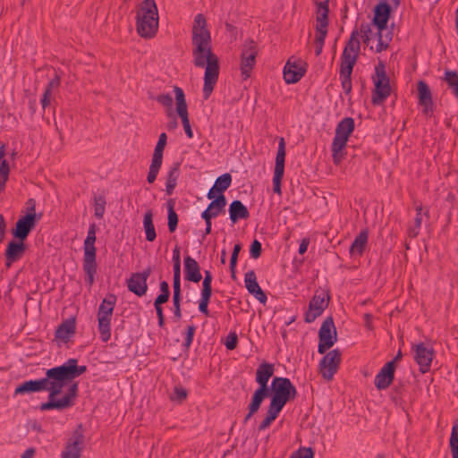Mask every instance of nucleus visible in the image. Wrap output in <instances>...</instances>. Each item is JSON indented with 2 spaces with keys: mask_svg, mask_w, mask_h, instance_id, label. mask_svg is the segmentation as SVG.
<instances>
[{
  "mask_svg": "<svg viewBox=\"0 0 458 458\" xmlns=\"http://www.w3.org/2000/svg\"><path fill=\"white\" fill-rule=\"evenodd\" d=\"M374 89L371 102L374 106H381L391 95L392 88L389 78L386 72V66L382 61L375 66V74L372 76Z\"/></svg>",
  "mask_w": 458,
  "mask_h": 458,
  "instance_id": "7",
  "label": "nucleus"
},
{
  "mask_svg": "<svg viewBox=\"0 0 458 458\" xmlns=\"http://www.w3.org/2000/svg\"><path fill=\"white\" fill-rule=\"evenodd\" d=\"M180 162H174L172 166L170 167L167 176H166V182L167 183L175 184L177 186V181L180 176Z\"/></svg>",
  "mask_w": 458,
  "mask_h": 458,
  "instance_id": "46",
  "label": "nucleus"
},
{
  "mask_svg": "<svg viewBox=\"0 0 458 458\" xmlns=\"http://www.w3.org/2000/svg\"><path fill=\"white\" fill-rule=\"evenodd\" d=\"M262 403V400L259 396L254 394L251 395L250 402L248 405V413L243 419V424H246L251 419V417L259 411Z\"/></svg>",
  "mask_w": 458,
  "mask_h": 458,
  "instance_id": "42",
  "label": "nucleus"
},
{
  "mask_svg": "<svg viewBox=\"0 0 458 458\" xmlns=\"http://www.w3.org/2000/svg\"><path fill=\"white\" fill-rule=\"evenodd\" d=\"M449 445L453 458H458V423H455L451 431Z\"/></svg>",
  "mask_w": 458,
  "mask_h": 458,
  "instance_id": "45",
  "label": "nucleus"
},
{
  "mask_svg": "<svg viewBox=\"0 0 458 458\" xmlns=\"http://www.w3.org/2000/svg\"><path fill=\"white\" fill-rule=\"evenodd\" d=\"M84 443L83 426L79 424L67 441L61 458H81Z\"/></svg>",
  "mask_w": 458,
  "mask_h": 458,
  "instance_id": "16",
  "label": "nucleus"
},
{
  "mask_svg": "<svg viewBox=\"0 0 458 458\" xmlns=\"http://www.w3.org/2000/svg\"><path fill=\"white\" fill-rule=\"evenodd\" d=\"M327 35V28L321 29L320 27H316L315 54L317 56L320 55L322 53Z\"/></svg>",
  "mask_w": 458,
  "mask_h": 458,
  "instance_id": "44",
  "label": "nucleus"
},
{
  "mask_svg": "<svg viewBox=\"0 0 458 458\" xmlns=\"http://www.w3.org/2000/svg\"><path fill=\"white\" fill-rule=\"evenodd\" d=\"M244 283L247 291L252 294L260 303L265 304L267 302V294L259 286L254 270H250L245 274Z\"/></svg>",
  "mask_w": 458,
  "mask_h": 458,
  "instance_id": "26",
  "label": "nucleus"
},
{
  "mask_svg": "<svg viewBox=\"0 0 458 458\" xmlns=\"http://www.w3.org/2000/svg\"><path fill=\"white\" fill-rule=\"evenodd\" d=\"M160 287V294L157 295V299H161L165 301H168L171 293L169 284L166 281H162L159 284Z\"/></svg>",
  "mask_w": 458,
  "mask_h": 458,
  "instance_id": "57",
  "label": "nucleus"
},
{
  "mask_svg": "<svg viewBox=\"0 0 458 458\" xmlns=\"http://www.w3.org/2000/svg\"><path fill=\"white\" fill-rule=\"evenodd\" d=\"M418 105L422 107L421 114L426 118L434 115L435 104L431 89L425 81H419L417 83Z\"/></svg>",
  "mask_w": 458,
  "mask_h": 458,
  "instance_id": "15",
  "label": "nucleus"
},
{
  "mask_svg": "<svg viewBox=\"0 0 458 458\" xmlns=\"http://www.w3.org/2000/svg\"><path fill=\"white\" fill-rule=\"evenodd\" d=\"M82 268L86 274L85 281L91 287L95 282L98 268L96 259H83Z\"/></svg>",
  "mask_w": 458,
  "mask_h": 458,
  "instance_id": "35",
  "label": "nucleus"
},
{
  "mask_svg": "<svg viewBox=\"0 0 458 458\" xmlns=\"http://www.w3.org/2000/svg\"><path fill=\"white\" fill-rule=\"evenodd\" d=\"M213 276L209 270L204 271L201 293H212Z\"/></svg>",
  "mask_w": 458,
  "mask_h": 458,
  "instance_id": "52",
  "label": "nucleus"
},
{
  "mask_svg": "<svg viewBox=\"0 0 458 458\" xmlns=\"http://www.w3.org/2000/svg\"><path fill=\"white\" fill-rule=\"evenodd\" d=\"M395 366L394 361L386 362L379 372L376 375L374 384L378 390L387 388L394 377Z\"/></svg>",
  "mask_w": 458,
  "mask_h": 458,
  "instance_id": "24",
  "label": "nucleus"
},
{
  "mask_svg": "<svg viewBox=\"0 0 458 458\" xmlns=\"http://www.w3.org/2000/svg\"><path fill=\"white\" fill-rule=\"evenodd\" d=\"M96 231L97 225L96 224L89 225L87 237L84 241L83 250L84 255L83 259H96L97 256V249L95 247L96 242Z\"/></svg>",
  "mask_w": 458,
  "mask_h": 458,
  "instance_id": "29",
  "label": "nucleus"
},
{
  "mask_svg": "<svg viewBox=\"0 0 458 458\" xmlns=\"http://www.w3.org/2000/svg\"><path fill=\"white\" fill-rule=\"evenodd\" d=\"M291 57L284 67V80L286 84L297 83L307 72V64L301 59Z\"/></svg>",
  "mask_w": 458,
  "mask_h": 458,
  "instance_id": "17",
  "label": "nucleus"
},
{
  "mask_svg": "<svg viewBox=\"0 0 458 458\" xmlns=\"http://www.w3.org/2000/svg\"><path fill=\"white\" fill-rule=\"evenodd\" d=\"M444 80L456 98H458V74L455 71L445 70Z\"/></svg>",
  "mask_w": 458,
  "mask_h": 458,
  "instance_id": "41",
  "label": "nucleus"
},
{
  "mask_svg": "<svg viewBox=\"0 0 458 458\" xmlns=\"http://www.w3.org/2000/svg\"><path fill=\"white\" fill-rule=\"evenodd\" d=\"M275 373V365L267 361H262L256 370L255 381L259 385V387L254 391L252 394L260 396L265 394L268 386L269 379Z\"/></svg>",
  "mask_w": 458,
  "mask_h": 458,
  "instance_id": "18",
  "label": "nucleus"
},
{
  "mask_svg": "<svg viewBox=\"0 0 458 458\" xmlns=\"http://www.w3.org/2000/svg\"><path fill=\"white\" fill-rule=\"evenodd\" d=\"M342 360V352L339 349L328 352L320 360V373L324 379L332 380L339 369Z\"/></svg>",
  "mask_w": 458,
  "mask_h": 458,
  "instance_id": "14",
  "label": "nucleus"
},
{
  "mask_svg": "<svg viewBox=\"0 0 458 458\" xmlns=\"http://www.w3.org/2000/svg\"><path fill=\"white\" fill-rule=\"evenodd\" d=\"M166 143H167L166 133L162 132L159 135L157 143L155 147L154 153L152 156L151 164L149 165V170H148V174L147 176V181L148 183H153L157 177L159 170L162 166L163 154H164V149L166 146Z\"/></svg>",
  "mask_w": 458,
  "mask_h": 458,
  "instance_id": "13",
  "label": "nucleus"
},
{
  "mask_svg": "<svg viewBox=\"0 0 458 458\" xmlns=\"http://www.w3.org/2000/svg\"><path fill=\"white\" fill-rule=\"evenodd\" d=\"M283 409L284 406L275 403L273 402H269V404L267 408L266 418L272 421H275Z\"/></svg>",
  "mask_w": 458,
  "mask_h": 458,
  "instance_id": "48",
  "label": "nucleus"
},
{
  "mask_svg": "<svg viewBox=\"0 0 458 458\" xmlns=\"http://www.w3.org/2000/svg\"><path fill=\"white\" fill-rule=\"evenodd\" d=\"M357 59V55L342 53L339 76H352Z\"/></svg>",
  "mask_w": 458,
  "mask_h": 458,
  "instance_id": "34",
  "label": "nucleus"
},
{
  "mask_svg": "<svg viewBox=\"0 0 458 458\" xmlns=\"http://www.w3.org/2000/svg\"><path fill=\"white\" fill-rule=\"evenodd\" d=\"M27 246L25 240L14 239L10 241L4 251V266L9 268L11 266L20 260L26 251Z\"/></svg>",
  "mask_w": 458,
  "mask_h": 458,
  "instance_id": "21",
  "label": "nucleus"
},
{
  "mask_svg": "<svg viewBox=\"0 0 458 458\" xmlns=\"http://www.w3.org/2000/svg\"><path fill=\"white\" fill-rule=\"evenodd\" d=\"M225 209L219 206H213V203H209L208 208L202 212L205 216H210L216 218L219 214L225 213Z\"/></svg>",
  "mask_w": 458,
  "mask_h": 458,
  "instance_id": "55",
  "label": "nucleus"
},
{
  "mask_svg": "<svg viewBox=\"0 0 458 458\" xmlns=\"http://www.w3.org/2000/svg\"><path fill=\"white\" fill-rule=\"evenodd\" d=\"M241 250H242L241 243L234 244L233 252L231 255V259H230V264H232L233 266H237L238 256H239Z\"/></svg>",
  "mask_w": 458,
  "mask_h": 458,
  "instance_id": "63",
  "label": "nucleus"
},
{
  "mask_svg": "<svg viewBox=\"0 0 458 458\" xmlns=\"http://www.w3.org/2000/svg\"><path fill=\"white\" fill-rule=\"evenodd\" d=\"M297 395V389L290 378L276 376L273 377L270 386L259 398L264 402L266 398L269 397L270 402L284 407L287 403L293 401Z\"/></svg>",
  "mask_w": 458,
  "mask_h": 458,
  "instance_id": "4",
  "label": "nucleus"
},
{
  "mask_svg": "<svg viewBox=\"0 0 458 458\" xmlns=\"http://www.w3.org/2000/svg\"><path fill=\"white\" fill-rule=\"evenodd\" d=\"M116 301V295L108 293L98 309V329L104 343H107L111 339V320Z\"/></svg>",
  "mask_w": 458,
  "mask_h": 458,
  "instance_id": "6",
  "label": "nucleus"
},
{
  "mask_svg": "<svg viewBox=\"0 0 458 458\" xmlns=\"http://www.w3.org/2000/svg\"><path fill=\"white\" fill-rule=\"evenodd\" d=\"M61 77L55 72L54 78L47 83L43 96L40 99L42 108L45 110L46 107L50 104L51 92L53 89H57L60 86Z\"/></svg>",
  "mask_w": 458,
  "mask_h": 458,
  "instance_id": "37",
  "label": "nucleus"
},
{
  "mask_svg": "<svg viewBox=\"0 0 458 458\" xmlns=\"http://www.w3.org/2000/svg\"><path fill=\"white\" fill-rule=\"evenodd\" d=\"M136 30L143 38H154L158 30V9L155 0H143L136 13Z\"/></svg>",
  "mask_w": 458,
  "mask_h": 458,
  "instance_id": "3",
  "label": "nucleus"
},
{
  "mask_svg": "<svg viewBox=\"0 0 458 458\" xmlns=\"http://www.w3.org/2000/svg\"><path fill=\"white\" fill-rule=\"evenodd\" d=\"M382 33H383V31H378V30L377 32V44L376 46L377 53H380L383 50H386L388 47V41L391 40V38H388L387 37L386 39H384Z\"/></svg>",
  "mask_w": 458,
  "mask_h": 458,
  "instance_id": "58",
  "label": "nucleus"
},
{
  "mask_svg": "<svg viewBox=\"0 0 458 458\" xmlns=\"http://www.w3.org/2000/svg\"><path fill=\"white\" fill-rule=\"evenodd\" d=\"M152 273L150 267H146L142 272L132 273L127 280V288L135 295L141 297L148 291L147 280Z\"/></svg>",
  "mask_w": 458,
  "mask_h": 458,
  "instance_id": "20",
  "label": "nucleus"
},
{
  "mask_svg": "<svg viewBox=\"0 0 458 458\" xmlns=\"http://www.w3.org/2000/svg\"><path fill=\"white\" fill-rule=\"evenodd\" d=\"M25 205L26 210L24 216L34 215L36 213V200L34 199H29Z\"/></svg>",
  "mask_w": 458,
  "mask_h": 458,
  "instance_id": "64",
  "label": "nucleus"
},
{
  "mask_svg": "<svg viewBox=\"0 0 458 458\" xmlns=\"http://www.w3.org/2000/svg\"><path fill=\"white\" fill-rule=\"evenodd\" d=\"M188 396V391L182 386H175L171 400L182 403Z\"/></svg>",
  "mask_w": 458,
  "mask_h": 458,
  "instance_id": "53",
  "label": "nucleus"
},
{
  "mask_svg": "<svg viewBox=\"0 0 458 458\" xmlns=\"http://www.w3.org/2000/svg\"><path fill=\"white\" fill-rule=\"evenodd\" d=\"M175 199H169L166 202L167 208V226L170 233L175 232L178 225V215L174 210Z\"/></svg>",
  "mask_w": 458,
  "mask_h": 458,
  "instance_id": "38",
  "label": "nucleus"
},
{
  "mask_svg": "<svg viewBox=\"0 0 458 458\" xmlns=\"http://www.w3.org/2000/svg\"><path fill=\"white\" fill-rule=\"evenodd\" d=\"M94 216L98 219H102L106 212V199L104 195H94Z\"/></svg>",
  "mask_w": 458,
  "mask_h": 458,
  "instance_id": "43",
  "label": "nucleus"
},
{
  "mask_svg": "<svg viewBox=\"0 0 458 458\" xmlns=\"http://www.w3.org/2000/svg\"><path fill=\"white\" fill-rule=\"evenodd\" d=\"M87 370V366L79 365L75 358H70L62 365L47 369L44 378L48 397L47 402L39 405V410L42 411H63L74 406L79 395V382L74 379Z\"/></svg>",
  "mask_w": 458,
  "mask_h": 458,
  "instance_id": "1",
  "label": "nucleus"
},
{
  "mask_svg": "<svg viewBox=\"0 0 458 458\" xmlns=\"http://www.w3.org/2000/svg\"><path fill=\"white\" fill-rule=\"evenodd\" d=\"M369 233L368 230H361L359 234L354 238L352 243L350 246V255L362 256L366 246L368 244Z\"/></svg>",
  "mask_w": 458,
  "mask_h": 458,
  "instance_id": "33",
  "label": "nucleus"
},
{
  "mask_svg": "<svg viewBox=\"0 0 458 458\" xmlns=\"http://www.w3.org/2000/svg\"><path fill=\"white\" fill-rule=\"evenodd\" d=\"M143 228L146 234V240L148 242H154L157 238V233L153 223V212L148 209L143 217Z\"/></svg>",
  "mask_w": 458,
  "mask_h": 458,
  "instance_id": "36",
  "label": "nucleus"
},
{
  "mask_svg": "<svg viewBox=\"0 0 458 458\" xmlns=\"http://www.w3.org/2000/svg\"><path fill=\"white\" fill-rule=\"evenodd\" d=\"M414 360L420 366L421 373L429 371L434 352L431 348L425 346L423 343L413 345Z\"/></svg>",
  "mask_w": 458,
  "mask_h": 458,
  "instance_id": "22",
  "label": "nucleus"
},
{
  "mask_svg": "<svg viewBox=\"0 0 458 458\" xmlns=\"http://www.w3.org/2000/svg\"><path fill=\"white\" fill-rule=\"evenodd\" d=\"M174 90L175 93L176 112L182 120V123L186 136L189 139H192L193 131L190 124L188 106L185 99L184 91L182 90V89L177 86L174 87Z\"/></svg>",
  "mask_w": 458,
  "mask_h": 458,
  "instance_id": "19",
  "label": "nucleus"
},
{
  "mask_svg": "<svg viewBox=\"0 0 458 458\" xmlns=\"http://www.w3.org/2000/svg\"><path fill=\"white\" fill-rule=\"evenodd\" d=\"M423 208L421 205L416 207V215L414 217L413 225H408L407 233L409 237L415 238L420 233L422 223Z\"/></svg>",
  "mask_w": 458,
  "mask_h": 458,
  "instance_id": "39",
  "label": "nucleus"
},
{
  "mask_svg": "<svg viewBox=\"0 0 458 458\" xmlns=\"http://www.w3.org/2000/svg\"><path fill=\"white\" fill-rule=\"evenodd\" d=\"M34 216H21L15 223L11 233L14 239L27 240L30 233L35 228Z\"/></svg>",
  "mask_w": 458,
  "mask_h": 458,
  "instance_id": "23",
  "label": "nucleus"
},
{
  "mask_svg": "<svg viewBox=\"0 0 458 458\" xmlns=\"http://www.w3.org/2000/svg\"><path fill=\"white\" fill-rule=\"evenodd\" d=\"M76 333V318L71 317L64 320L55 332V339L62 344H67Z\"/></svg>",
  "mask_w": 458,
  "mask_h": 458,
  "instance_id": "25",
  "label": "nucleus"
},
{
  "mask_svg": "<svg viewBox=\"0 0 458 458\" xmlns=\"http://www.w3.org/2000/svg\"><path fill=\"white\" fill-rule=\"evenodd\" d=\"M262 253V244L261 242L254 239L250 246V258L257 259L260 257Z\"/></svg>",
  "mask_w": 458,
  "mask_h": 458,
  "instance_id": "54",
  "label": "nucleus"
},
{
  "mask_svg": "<svg viewBox=\"0 0 458 458\" xmlns=\"http://www.w3.org/2000/svg\"><path fill=\"white\" fill-rule=\"evenodd\" d=\"M192 56L196 67L204 68L203 98L211 96L219 78L220 65L217 55L211 48V36L207 29V21L202 13L194 18L192 27Z\"/></svg>",
  "mask_w": 458,
  "mask_h": 458,
  "instance_id": "2",
  "label": "nucleus"
},
{
  "mask_svg": "<svg viewBox=\"0 0 458 458\" xmlns=\"http://www.w3.org/2000/svg\"><path fill=\"white\" fill-rule=\"evenodd\" d=\"M343 90L346 95L352 91V76H339Z\"/></svg>",
  "mask_w": 458,
  "mask_h": 458,
  "instance_id": "61",
  "label": "nucleus"
},
{
  "mask_svg": "<svg viewBox=\"0 0 458 458\" xmlns=\"http://www.w3.org/2000/svg\"><path fill=\"white\" fill-rule=\"evenodd\" d=\"M359 32L358 30H354L350 37V39L346 43L343 53H347L349 55H357V57L359 56L360 49V43L358 38Z\"/></svg>",
  "mask_w": 458,
  "mask_h": 458,
  "instance_id": "40",
  "label": "nucleus"
},
{
  "mask_svg": "<svg viewBox=\"0 0 458 458\" xmlns=\"http://www.w3.org/2000/svg\"><path fill=\"white\" fill-rule=\"evenodd\" d=\"M232 175L230 173H225L222 175L218 176L214 185L208 191L207 194V198L208 199L216 197V193H224L232 184Z\"/></svg>",
  "mask_w": 458,
  "mask_h": 458,
  "instance_id": "31",
  "label": "nucleus"
},
{
  "mask_svg": "<svg viewBox=\"0 0 458 458\" xmlns=\"http://www.w3.org/2000/svg\"><path fill=\"white\" fill-rule=\"evenodd\" d=\"M380 2L374 7V17L372 25H374L378 31H384L387 28V22L391 16L392 6L394 4V8L399 5L400 0H379Z\"/></svg>",
  "mask_w": 458,
  "mask_h": 458,
  "instance_id": "11",
  "label": "nucleus"
},
{
  "mask_svg": "<svg viewBox=\"0 0 458 458\" xmlns=\"http://www.w3.org/2000/svg\"><path fill=\"white\" fill-rule=\"evenodd\" d=\"M285 140L284 138H279L278 148L276 157L274 176H273V191L279 196L282 195V180L284 174V163H285Z\"/></svg>",
  "mask_w": 458,
  "mask_h": 458,
  "instance_id": "12",
  "label": "nucleus"
},
{
  "mask_svg": "<svg viewBox=\"0 0 458 458\" xmlns=\"http://www.w3.org/2000/svg\"><path fill=\"white\" fill-rule=\"evenodd\" d=\"M41 391H47L45 378L26 380L14 390V395H23L26 394L38 393Z\"/></svg>",
  "mask_w": 458,
  "mask_h": 458,
  "instance_id": "27",
  "label": "nucleus"
},
{
  "mask_svg": "<svg viewBox=\"0 0 458 458\" xmlns=\"http://www.w3.org/2000/svg\"><path fill=\"white\" fill-rule=\"evenodd\" d=\"M228 212L232 224H235L241 219H248L250 217V212L247 207L239 199L231 202Z\"/></svg>",
  "mask_w": 458,
  "mask_h": 458,
  "instance_id": "30",
  "label": "nucleus"
},
{
  "mask_svg": "<svg viewBox=\"0 0 458 458\" xmlns=\"http://www.w3.org/2000/svg\"><path fill=\"white\" fill-rule=\"evenodd\" d=\"M157 101L160 105H162V106H165V107H167L169 109L172 108L173 98H172V96L170 94H160V95H158L157 97Z\"/></svg>",
  "mask_w": 458,
  "mask_h": 458,
  "instance_id": "60",
  "label": "nucleus"
},
{
  "mask_svg": "<svg viewBox=\"0 0 458 458\" xmlns=\"http://www.w3.org/2000/svg\"><path fill=\"white\" fill-rule=\"evenodd\" d=\"M354 129L355 121L352 117H344L337 123L331 144L332 158L335 165H339L345 158L347 142Z\"/></svg>",
  "mask_w": 458,
  "mask_h": 458,
  "instance_id": "5",
  "label": "nucleus"
},
{
  "mask_svg": "<svg viewBox=\"0 0 458 458\" xmlns=\"http://www.w3.org/2000/svg\"><path fill=\"white\" fill-rule=\"evenodd\" d=\"M10 174V166L7 160L3 159L0 163V191H2L6 184Z\"/></svg>",
  "mask_w": 458,
  "mask_h": 458,
  "instance_id": "47",
  "label": "nucleus"
},
{
  "mask_svg": "<svg viewBox=\"0 0 458 458\" xmlns=\"http://www.w3.org/2000/svg\"><path fill=\"white\" fill-rule=\"evenodd\" d=\"M196 329H197V327L193 324L189 325L186 327L184 342L182 344V346H183V348H184V350L186 352L189 351V349H190V347H191V344L193 342V338H194V335H195Z\"/></svg>",
  "mask_w": 458,
  "mask_h": 458,
  "instance_id": "49",
  "label": "nucleus"
},
{
  "mask_svg": "<svg viewBox=\"0 0 458 458\" xmlns=\"http://www.w3.org/2000/svg\"><path fill=\"white\" fill-rule=\"evenodd\" d=\"M331 301V293L328 287L318 288L309 302V309L304 314L306 323L314 322L328 307Z\"/></svg>",
  "mask_w": 458,
  "mask_h": 458,
  "instance_id": "8",
  "label": "nucleus"
},
{
  "mask_svg": "<svg viewBox=\"0 0 458 458\" xmlns=\"http://www.w3.org/2000/svg\"><path fill=\"white\" fill-rule=\"evenodd\" d=\"M315 451L312 447H300L289 458H314Z\"/></svg>",
  "mask_w": 458,
  "mask_h": 458,
  "instance_id": "51",
  "label": "nucleus"
},
{
  "mask_svg": "<svg viewBox=\"0 0 458 458\" xmlns=\"http://www.w3.org/2000/svg\"><path fill=\"white\" fill-rule=\"evenodd\" d=\"M360 30V34H361L363 42L366 44H369V40H370V34H371L370 24L368 22H361Z\"/></svg>",
  "mask_w": 458,
  "mask_h": 458,
  "instance_id": "59",
  "label": "nucleus"
},
{
  "mask_svg": "<svg viewBox=\"0 0 458 458\" xmlns=\"http://www.w3.org/2000/svg\"><path fill=\"white\" fill-rule=\"evenodd\" d=\"M213 203V206H219L220 208H223L225 209L226 206V198L224 195V193H216V197L211 199Z\"/></svg>",
  "mask_w": 458,
  "mask_h": 458,
  "instance_id": "62",
  "label": "nucleus"
},
{
  "mask_svg": "<svg viewBox=\"0 0 458 458\" xmlns=\"http://www.w3.org/2000/svg\"><path fill=\"white\" fill-rule=\"evenodd\" d=\"M258 55L257 44L253 39H248L242 46L241 54V75L243 81L250 77V72L256 64Z\"/></svg>",
  "mask_w": 458,
  "mask_h": 458,
  "instance_id": "10",
  "label": "nucleus"
},
{
  "mask_svg": "<svg viewBox=\"0 0 458 458\" xmlns=\"http://www.w3.org/2000/svg\"><path fill=\"white\" fill-rule=\"evenodd\" d=\"M212 293H201L200 300L199 301V310L205 316L208 317L209 310H208V304L211 300Z\"/></svg>",
  "mask_w": 458,
  "mask_h": 458,
  "instance_id": "50",
  "label": "nucleus"
},
{
  "mask_svg": "<svg viewBox=\"0 0 458 458\" xmlns=\"http://www.w3.org/2000/svg\"><path fill=\"white\" fill-rule=\"evenodd\" d=\"M184 279L192 282L199 283L202 279L200 273V267L199 263L191 256L184 257Z\"/></svg>",
  "mask_w": 458,
  "mask_h": 458,
  "instance_id": "28",
  "label": "nucleus"
},
{
  "mask_svg": "<svg viewBox=\"0 0 458 458\" xmlns=\"http://www.w3.org/2000/svg\"><path fill=\"white\" fill-rule=\"evenodd\" d=\"M337 341V331L334 323V318L329 316L323 321L318 331V352L324 354Z\"/></svg>",
  "mask_w": 458,
  "mask_h": 458,
  "instance_id": "9",
  "label": "nucleus"
},
{
  "mask_svg": "<svg viewBox=\"0 0 458 458\" xmlns=\"http://www.w3.org/2000/svg\"><path fill=\"white\" fill-rule=\"evenodd\" d=\"M329 0H316V27L321 29L328 26Z\"/></svg>",
  "mask_w": 458,
  "mask_h": 458,
  "instance_id": "32",
  "label": "nucleus"
},
{
  "mask_svg": "<svg viewBox=\"0 0 458 458\" xmlns=\"http://www.w3.org/2000/svg\"><path fill=\"white\" fill-rule=\"evenodd\" d=\"M238 335L235 332H230L225 339V345L227 350L233 351L237 347Z\"/></svg>",
  "mask_w": 458,
  "mask_h": 458,
  "instance_id": "56",
  "label": "nucleus"
}]
</instances>
